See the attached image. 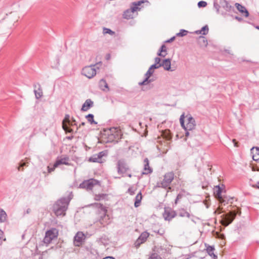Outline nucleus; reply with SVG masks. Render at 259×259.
I'll use <instances>...</instances> for the list:
<instances>
[{
  "mask_svg": "<svg viewBox=\"0 0 259 259\" xmlns=\"http://www.w3.org/2000/svg\"><path fill=\"white\" fill-rule=\"evenodd\" d=\"M238 213H241V211L238 208H236L229 212L222 215V220L221 221L222 225L225 227L228 226L232 223Z\"/></svg>",
  "mask_w": 259,
  "mask_h": 259,
  "instance_id": "nucleus-2",
  "label": "nucleus"
},
{
  "mask_svg": "<svg viewBox=\"0 0 259 259\" xmlns=\"http://www.w3.org/2000/svg\"><path fill=\"white\" fill-rule=\"evenodd\" d=\"M163 53H166V48L165 45H162L159 50Z\"/></svg>",
  "mask_w": 259,
  "mask_h": 259,
  "instance_id": "nucleus-46",
  "label": "nucleus"
},
{
  "mask_svg": "<svg viewBox=\"0 0 259 259\" xmlns=\"http://www.w3.org/2000/svg\"><path fill=\"white\" fill-rule=\"evenodd\" d=\"M201 31L203 35H206L209 31L208 26L207 25L203 26L201 29Z\"/></svg>",
  "mask_w": 259,
  "mask_h": 259,
  "instance_id": "nucleus-38",
  "label": "nucleus"
},
{
  "mask_svg": "<svg viewBox=\"0 0 259 259\" xmlns=\"http://www.w3.org/2000/svg\"><path fill=\"white\" fill-rule=\"evenodd\" d=\"M154 73V70H152L150 67L149 68L148 71L145 74V76H148L150 77Z\"/></svg>",
  "mask_w": 259,
  "mask_h": 259,
  "instance_id": "nucleus-42",
  "label": "nucleus"
},
{
  "mask_svg": "<svg viewBox=\"0 0 259 259\" xmlns=\"http://www.w3.org/2000/svg\"><path fill=\"white\" fill-rule=\"evenodd\" d=\"M100 183L97 180L91 179L89 180L84 181L79 185V188L85 189L88 190H92L93 187Z\"/></svg>",
  "mask_w": 259,
  "mask_h": 259,
  "instance_id": "nucleus-7",
  "label": "nucleus"
},
{
  "mask_svg": "<svg viewBox=\"0 0 259 259\" xmlns=\"http://www.w3.org/2000/svg\"><path fill=\"white\" fill-rule=\"evenodd\" d=\"M166 55H167L166 53H163L159 50L158 51V52L157 53V55L158 56H160V57H164Z\"/></svg>",
  "mask_w": 259,
  "mask_h": 259,
  "instance_id": "nucleus-49",
  "label": "nucleus"
},
{
  "mask_svg": "<svg viewBox=\"0 0 259 259\" xmlns=\"http://www.w3.org/2000/svg\"><path fill=\"white\" fill-rule=\"evenodd\" d=\"M110 58V54H107L106 55V59L107 60H109Z\"/></svg>",
  "mask_w": 259,
  "mask_h": 259,
  "instance_id": "nucleus-64",
  "label": "nucleus"
},
{
  "mask_svg": "<svg viewBox=\"0 0 259 259\" xmlns=\"http://www.w3.org/2000/svg\"><path fill=\"white\" fill-rule=\"evenodd\" d=\"M95 65H91L83 68L81 73L89 78H91L96 74Z\"/></svg>",
  "mask_w": 259,
  "mask_h": 259,
  "instance_id": "nucleus-6",
  "label": "nucleus"
},
{
  "mask_svg": "<svg viewBox=\"0 0 259 259\" xmlns=\"http://www.w3.org/2000/svg\"><path fill=\"white\" fill-rule=\"evenodd\" d=\"M94 116L93 114H89L85 116V118L88 120V122H90L91 124H97V122L94 120Z\"/></svg>",
  "mask_w": 259,
  "mask_h": 259,
  "instance_id": "nucleus-29",
  "label": "nucleus"
},
{
  "mask_svg": "<svg viewBox=\"0 0 259 259\" xmlns=\"http://www.w3.org/2000/svg\"><path fill=\"white\" fill-rule=\"evenodd\" d=\"M149 235V234L147 232H143L135 242L134 244L135 247L138 248L141 244L145 242L146 241Z\"/></svg>",
  "mask_w": 259,
  "mask_h": 259,
  "instance_id": "nucleus-10",
  "label": "nucleus"
},
{
  "mask_svg": "<svg viewBox=\"0 0 259 259\" xmlns=\"http://www.w3.org/2000/svg\"><path fill=\"white\" fill-rule=\"evenodd\" d=\"M161 59L159 57H158L155 58V59H154L155 63L157 64L158 65L161 64Z\"/></svg>",
  "mask_w": 259,
  "mask_h": 259,
  "instance_id": "nucleus-48",
  "label": "nucleus"
},
{
  "mask_svg": "<svg viewBox=\"0 0 259 259\" xmlns=\"http://www.w3.org/2000/svg\"><path fill=\"white\" fill-rule=\"evenodd\" d=\"M251 151L253 160L259 161V147L252 148Z\"/></svg>",
  "mask_w": 259,
  "mask_h": 259,
  "instance_id": "nucleus-24",
  "label": "nucleus"
},
{
  "mask_svg": "<svg viewBox=\"0 0 259 259\" xmlns=\"http://www.w3.org/2000/svg\"><path fill=\"white\" fill-rule=\"evenodd\" d=\"M99 223H100V224L102 225H104L103 221V219L102 217H101V218L99 220Z\"/></svg>",
  "mask_w": 259,
  "mask_h": 259,
  "instance_id": "nucleus-61",
  "label": "nucleus"
},
{
  "mask_svg": "<svg viewBox=\"0 0 259 259\" xmlns=\"http://www.w3.org/2000/svg\"><path fill=\"white\" fill-rule=\"evenodd\" d=\"M157 233L159 234L160 235H162L164 234V231L163 230H159L157 231Z\"/></svg>",
  "mask_w": 259,
  "mask_h": 259,
  "instance_id": "nucleus-58",
  "label": "nucleus"
},
{
  "mask_svg": "<svg viewBox=\"0 0 259 259\" xmlns=\"http://www.w3.org/2000/svg\"><path fill=\"white\" fill-rule=\"evenodd\" d=\"M235 6H236L237 9L241 13L243 14L244 16L245 17H248V16H249V12H248V11L247 10V9H246V8L244 6L241 5V4H240L239 3H236L235 4Z\"/></svg>",
  "mask_w": 259,
  "mask_h": 259,
  "instance_id": "nucleus-20",
  "label": "nucleus"
},
{
  "mask_svg": "<svg viewBox=\"0 0 259 259\" xmlns=\"http://www.w3.org/2000/svg\"><path fill=\"white\" fill-rule=\"evenodd\" d=\"M38 87L37 90H34V92L35 94V98L37 99L40 98L42 96V91L41 89L40 85L39 83L34 84V87L36 89Z\"/></svg>",
  "mask_w": 259,
  "mask_h": 259,
  "instance_id": "nucleus-23",
  "label": "nucleus"
},
{
  "mask_svg": "<svg viewBox=\"0 0 259 259\" xmlns=\"http://www.w3.org/2000/svg\"><path fill=\"white\" fill-rule=\"evenodd\" d=\"M128 192L130 193V194L131 195H134V193H135V192H134V191L133 190V189L132 187H130V188H129L128 189Z\"/></svg>",
  "mask_w": 259,
  "mask_h": 259,
  "instance_id": "nucleus-52",
  "label": "nucleus"
},
{
  "mask_svg": "<svg viewBox=\"0 0 259 259\" xmlns=\"http://www.w3.org/2000/svg\"><path fill=\"white\" fill-rule=\"evenodd\" d=\"M182 197V195L181 194H179L177 196V198L175 200V203L177 204L178 203V201L181 199V198Z\"/></svg>",
  "mask_w": 259,
  "mask_h": 259,
  "instance_id": "nucleus-51",
  "label": "nucleus"
},
{
  "mask_svg": "<svg viewBox=\"0 0 259 259\" xmlns=\"http://www.w3.org/2000/svg\"><path fill=\"white\" fill-rule=\"evenodd\" d=\"M142 199V195L141 192H139V193L135 197V201L134 205L135 207H138L140 206L141 200Z\"/></svg>",
  "mask_w": 259,
  "mask_h": 259,
  "instance_id": "nucleus-27",
  "label": "nucleus"
},
{
  "mask_svg": "<svg viewBox=\"0 0 259 259\" xmlns=\"http://www.w3.org/2000/svg\"><path fill=\"white\" fill-rule=\"evenodd\" d=\"M7 216L6 212L3 209L0 208V223H3L6 221Z\"/></svg>",
  "mask_w": 259,
  "mask_h": 259,
  "instance_id": "nucleus-30",
  "label": "nucleus"
},
{
  "mask_svg": "<svg viewBox=\"0 0 259 259\" xmlns=\"http://www.w3.org/2000/svg\"><path fill=\"white\" fill-rule=\"evenodd\" d=\"M198 43L201 47H206L208 45L207 40L203 36H200L198 37Z\"/></svg>",
  "mask_w": 259,
  "mask_h": 259,
  "instance_id": "nucleus-26",
  "label": "nucleus"
},
{
  "mask_svg": "<svg viewBox=\"0 0 259 259\" xmlns=\"http://www.w3.org/2000/svg\"><path fill=\"white\" fill-rule=\"evenodd\" d=\"M71 122L74 123V125H75L76 126H77V124H76V120L74 119V118H71Z\"/></svg>",
  "mask_w": 259,
  "mask_h": 259,
  "instance_id": "nucleus-60",
  "label": "nucleus"
},
{
  "mask_svg": "<svg viewBox=\"0 0 259 259\" xmlns=\"http://www.w3.org/2000/svg\"><path fill=\"white\" fill-rule=\"evenodd\" d=\"M205 245L206 247V251L208 253V254L210 256L212 257V258L213 259L217 258V257H218L217 255H215L213 252V251L214 250V247L213 246H210L208 245L207 246L206 244H205Z\"/></svg>",
  "mask_w": 259,
  "mask_h": 259,
  "instance_id": "nucleus-25",
  "label": "nucleus"
},
{
  "mask_svg": "<svg viewBox=\"0 0 259 259\" xmlns=\"http://www.w3.org/2000/svg\"><path fill=\"white\" fill-rule=\"evenodd\" d=\"M70 119L69 115L66 114L62 121V128L66 132L70 133H73V130L66 125V123H70Z\"/></svg>",
  "mask_w": 259,
  "mask_h": 259,
  "instance_id": "nucleus-15",
  "label": "nucleus"
},
{
  "mask_svg": "<svg viewBox=\"0 0 259 259\" xmlns=\"http://www.w3.org/2000/svg\"><path fill=\"white\" fill-rule=\"evenodd\" d=\"M3 236V232L1 230H0V245L3 242V240H2Z\"/></svg>",
  "mask_w": 259,
  "mask_h": 259,
  "instance_id": "nucleus-53",
  "label": "nucleus"
},
{
  "mask_svg": "<svg viewBox=\"0 0 259 259\" xmlns=\"http://www.w3.org/2000/svg\"><path fill=\"white\" fill-rule=\"evenodd\" d=\"M72 198L73 194L71 192L67 198H61L55 202L53 206V210L56 215L59 217L64 216L65 215V212L67 210L69 202Z\"/></svg>",
  "mask_w": 259,
  "mask_h": 259,
  "instance_id": "nucleus-1",
  "label": "nucleus"
},
{
  "mask_svg": "<svg viewBox=\"0 0 259 259\" xmlns=\"http://www.w3.org/2000/svg\"><path fill=\"white\" fill-rule=\"evenodd\" d=\"M222 188L219 185H218L215 187L214 193L215 195V197L219 200V201L221 203L225 204L226 200L222 195Z\"/></svg>",
  "mask_w": 259,
  "mask_h": 259,
  "instance_id": "nucleus-13",
  "label": "nucleus"
},
{
  "mask_svg": "<svg viewBox=\"0 0 259 259\" xmlns=\"http://www.w3.org/2000/svg\"><path fill=\"white\" fill-rule=\"evenodd\" d=\"M163 250L166 251V249L161 246H155L154 248V251L156 252L152 253L151 256L149 257V259H162L161 257L159 255H158V253L160 254V252Z\"/></svg>",
  "mask_w": 259,
  "mask_h": 259,
  "instance_id": "nucleus-12",
  "label": "nucleus"
},
{
  "mask_svg": "<svg viewBox=\"0 0 259 259\" xmlns=\"http://www.w3.org/2000/svg\"><path fill=\"white\" fill-rule=\"evenodd\" d=\"M99 87L100 89L103 91H105L104 88L107 89L108 90H109L108 84L104 79L100 80L99 82Z\"/></svg>",
  "mask_w": 259,
  "mask_h": 259,
  "instance_id": "nucleus-28",
  "label": "nucleus"
},
{
  "mask_svg": "<svg viewBox=\"0 0 259 259\" xmlns=\"http://www.w3.org/2000/svg\"><path fill=\"white\" fill-rule=\"evenodd\" d=\"M128 168L123 160H119L117 162V171L118 174H122L125 173Z\"/></svg>",
  "mask_w": 259,
  "mask_h": 259,
  "instance_id": "nucleus-14",
  "label": "nucleus"
},
{
  "mask_svg": "<svg viewBox=\"0 0 259 259\" xmlns=\"http://www.w3.org/2000/svg\"><path fill=\"white\" fill-rule=\"evenodd\" d=\"M161 67H163L164 69L166 71H174L175 69L171 68V59L167 58L164 59L161 63Z\"/></svg>",
  "mask_w": 259,
  "mask_h": 259,
  "instance_id": "nucleus-16",
  "label": "nucleus"
},
{
  "mask_svg": "<svg viewBox=\"0 0 259 259\" xmlns=\"http://www.w3.org/2000/svg\"><path fill=\"white\" fill-rule=\"evenodd\" d=\"M107 152L106 151H101L99 153H98L97 155V157H99V158L100 159V160H101V158L105 156H106L107 155Z\"/></svg>",
  "mask_w": 259,
  "mask_h": 259,
  "instance_id": "nucleus-40",
  "label": "nucleus"
},
{
  "mask_svg": "<svg viewBox=\"0 0 259 259\" xmlns=\"http://www.w3.org/2000/svg\"><path fill=\"white\" fill-rule=\"evenodd\" d=\"M89 161L92 162H99L101 163V161L99 157H97V154H94L91 157H90Z\"/></svg>",
  "mask_w": 259,
  "mask_h": 259,
  "instance_id": "nucleus-33",
  "label": "nucleus"
},
{
  "mask_svg": "<svg viewBox=\"0 0 259 259\" xmlns=\"http://www.w3.org/2000/svg\"><path fill=\"white\" fill-rule=\"evenodd\" d=\"M145 2H148L147 1L145 0H141L137 2H135L132 3V6H131V11L134 13L137 10H139L141 9L140 6L142 4H144Z\"/></svg>",
  "mask_w": 259,
  "mask_h": 259,
  "instance_id": "nucleus-17",
  "label": "nucleus"
},
{
  "mask_svg": "<svg viewBox=\"0 0 259 259\" xmlns=\"http://www.w3.org/2000/svg\"><path fill=\"white\" fill-rule=\"evenodd\" d=\"M179 215L181 217H187V218L190 217V213L187 212L185 209L183 208L180 210Z\"/></svg>",
  "mask_w": 259,
  "mask_h": 259,
  "instance_id": "nucleus-31",
  "label": "nucleus"
},
{
  "mask_svg": "<svg viewBox=\"0 0 259 259\" xmlns=\"http://www.w3.org/2000/svg\"><path fill=\"white\" fill-rule=\"evenodd\" d=\"M144 171L142 172L143 175H148L152 172V168L149 166V161L147 158H145L144 160Z\"/></svg>",
  "mask_w": 259,
  "mask_h": 259,
  "instance_id": "nucleus-19",
  "label": "nucleus"
},
{
  "mask_svg": "<svg viewBox=\"0 0 259 259\" xmlns=\"http://www.w3.org/2000/svg\"><path fill=\"white\" fill-rule=\"evenodd\" d=\"M107 195L105 194H99L95 195L94 199L97 201H100L105 199Z\"/></svg>",
  "mask_w": 259,
  "mask_h": 259,
  "instance_id": "nucleus-32",
  "label": "nucleus"
},
{
  "mask_svg": "<svg viewBox=\"0 0 259 259\" xmlns=\"http://www.w3.org/2000/svg\"><path fill=\"white\" fill-rule=\"evenodd\" d=\"M58 235V231L56 229H52L47 231L44 238V242L50 243L52 240L56 238Z\"/></svg>",
  "mask_w": 259,
  "mask_h": 259,
  "instance_id": "nucleus-8",
  "label": "nucleus"
},
{
  "mask_svg": "<svg viewBox=\"0 0 259 259\" xmlns=\"http://www.w3.org/2000/svg\"><path fill=\"white\" fill-rule=\"evenodd\" d=\"M103 33L104 34H109L112 35L115 34V32H114L113 31H112V30H111L109 28H107L105 27L103 29Z\"/></svg>",
  "mask_w": 259,
  "mask_h": 259,
  "instance_id": "nucleus-39",
  "label": "nucleus"
},
{
  "mask_svg": "<svg viewBox=\"0 0 259 259\" xmlns=\"http://www.w3.org/2000/svg\"><path fill=\"white\" fill-rule=\"evenodd\" d=\"M206 5H207V3L206 2L203 1H199L197 4V6L199 8H204V7H206Z\"/></svg>",
  "mask_w": 259,
  "mask_h": 259,
  "instance_id": "nucleus-41",
  "label": "nucleus"
},
{
  "mask_svg": "<svg viewBox=\"0 0 259 259\" xmlns=\"http://www.w3.org/2000/svg\"><path fill=\"white\" fill-rule=\"evenodd\" d=\"M233 142L235 147H237L239 146L238 143L235 139L233 140Z\"/></svg>",
  "mask_w": 259,
  "mask_h": 259,
  "instance_id": "nucleus-55",
  "label": "nucleus"
},
{
  "mask_svg": "<svg viewBox=\"0 0 259 259\" xmlns=\"http://www.w3.org/2000/svg\"><path fill=\"white\" fill-rule=\"evenodd\" d=\"M94 105L93 101L90 99H88L85 100L84 103L82 105V107L81 110L82 111H87L91 107H92Z\"/></svg>",
  "mask_w": 259,
  "mask_h": 259,
  "instance_id": "nucleus-18",
  "label": "nucleus"
},
{
  "mask_svg": "<svg viewBox=\"0 0 259 259\" xmlns=\"http://www.w3.org/2000/svg\"><path fill=\"white\" fill-rule=\"evenodd\" d=\"M27 161H26L25 160H21L19 163V166L18 167V170H23V168L21 169V168L25 166H27Z\"/></svg>",
  "mask_w": 259,
  "mask_h": 259,
  "instance_id": "nucleus-37",
  "label": "nucleus"
},
{
  "mask_svg": "<svg viewBox=\"0 0 259 259\" xmlns=\"http://www.w3.org/2000/svg\"><path fill=\"white\" fill-rule=\"evenodd\" d=\"M103 259H114V258L111 256H107V257L103 258Z\"/></svg>",
  "mask_w": 259,
  "mask_h": 259,
  "instance_id": "nucleus-63",
  "label": "nucleus"
},
{
  "mask_svg": "<svg viewBox=\"0 0 259 259\" xmlns=\"http://www.w3.org/2000/svg\"><path fill=\"white\" fill-rule=\"evenodd\" d=\"M66 125H67L68 127H70V126H74V123H73L70 120V123H66Z\"/></svg>",
  "mask_w": 259,
  "mask_h": 259,
  "instance_id": "nucleus-57",
  "label": "nucleus"
},
{
  "mask_svg": "<svg viewBox=\"0 0 259 259\" xmlns=\"http://www.w3.org/2000/svg\"><path fill=\"white\" fill-rule=\"evenodd\" d=\"M131 13H133L131 11V9L126 10L123 13L124 18L127 19L132 18V15L131 14Z\"/></svg>",
  "mask_w": 259,
  "mask_h": 259,
  "instance_id": "nucleus-35",
  "label": "nucleus"
},
{
  "mask_svg": "<svg viewBox=\"0 0 259 259\" xmlns=\"http://www.w3.org/2000/svg\"><path fill=\"white\" fill-rule=\"evenodd\" d=\"M177 215L176 212L170 208H165L164 212L163 213V218L165 220L170 221Z\"/></svg>",
  "mask_w": 259,
  "mask_h": 259,
  "instance_id": "nucleus-9",
  "label": "nucleus"
},
{
  "mask_svg": "<svg viewBox=\"0 0 259 259\" xmlns=\"http://www.w3.org/2000/svg\"><path fill=\"white\" fill-rule=\"evenodd\" d=\"M185 117V113H183L180 118V122L182 127L184 129V130L192 131L194 130L196 126V123L194 118L190 114L187 115L186 116L187 118V123L185 124L184 121Z\"/></svg>",
  "mask_w": 259,
  "mask_h": 259,
  "instance_id": "nucleus-3",
  "label": "nucleus"
},
{
  "mask_svg": "<svg viewBox=\"0 0 259 259\" xmlns=\"http://www.w3.org/2000/svg\"><path fill=\"white\" fill-rule=\"evenodd\" d=\"M176 38V36H174L172 37H171L170 38L166 40L165 42L166 43H170V42H172Z\"/></svg>",
  "mask_w": 259,
  "mask_h": 259,
  "instance_id": "nucleus-50",
  "label": "nucleus"
},
{
  "mask_svg": "<svg viewBox=\"0 0 259 259\" xmlns=\"http://www.w3.org/2000/svg\"><path fill=\"white\" fill-rule=\"evenodd\" d=\"M188 33V31L187 30L182 29L180 30L179 32H178L176 34V36H179V37H183V36L186 35Z\"/></svg>",
  "mask_w": 259,
  "mask_h": 259,
  "instance_id": "nucleus-36",
  "label": "nucleus"
},
{
  "mask_svg": "<svg viewBox=\"0 0 259 259\" xmlns=\"http://www.w3.org/2000/svg\"><path fill=\"white\" fill-rule=\"evenodd\" d=\"M56 167H55V163L53 164L52 167H50V166H48V171L49 173H50L54 170Z\"/></svg>",
  "mask_w": 259,
  "mask_h": 259,
  "instance_id": "nucleus-47",
  "label": "nucleus"
},
{
  "mask_svg": "<svg viewBox=\"0 0 259 259\" xmlns=\"http://www.w3.org/2000/svg\"><path fill=\"white\" fill-rule=\"evenodd\" d=\"M69 160V158L68 157H65L64 158H61L60 159H58L56 160L55 162V167H58L60 164H65L66 165H70V164L68 163V161Z\"/></svg>",
  "mask_w": 259,
  "mask_h": 259,
  "instance_id": "nucleus-21",
  "label": "nucleus"
},
{
  "mask_svg": "<svg viewBox=\"0 0 259 259\" xmlns=\"http://www.w3.org/2000/svg\"><path fill=\"white\" fill-rule=\"evenodd\" d=\"M174 179V174L173 172H167L164 175L163 180L161 182L157 183L156 187L165 189L168 187L169 189H170L169 185Z\"/></svg>",
  "mask_w": 259,
  "mask_h": 259,
  "instance_id": "nucleus-5",
  "label": "nucleus"
},
{
  "mask_svg": "<svg viewBox=\"0 0 259 259\" xmlns=\"http://www.w3.org/2000/svg\"><path fill=\"white\" fill-rule=\"evenodd\" d=\"M145 78L143 81H142L141 82H139L138 83V84L139 85H140V86L145 85H147L150 83V77H148V76H145Z\"/></svg>",
  "mask_w": 259,
  "mask_h": 259,
  "instance_id": "nucleus-34",
  "label": "nucleus"
},
{
  "mask_svg": "<svg viewBox=\"0 0 259 259\" xmlns=\"http://www.w3.org/2000/svg\"><path fill=\"white\" fill-rule=\"evenodd\" d=\"M160 67H161V65L159 64V65H158L157 64H153V65H152L150 68L152 70H154V69H158Z\"/></svg>",
  "mask_w": 259,
  "mask_h": 259,
  "instance_id": "nucleus-45",
  "label": "nucleus"
},
{
  "mask_svg": "<svg viewBox=\"0 0 259 259\" xmlns=\"http://www.w3.org/2000/svg\"><path fill=\"white\" fill-rule=\"evenodd\" d=\"M106 132L108 135L107 143L113 142L117 143L118 140L120 139V131L117 127H111Z\"/></svg>",
  "mask_w": 259,
  "mask_h": 259,
  "instance_id": "nucleus-4",
  "label": "nucleus"
},
{
  "mask_svg": "<svg viewBox=\"0 0 259 259\" xmlns=\"http://www.w3.org/2000/svg\"><path fill=\"white\" fill-rule=\"evenodd\" d=\"M185 136L187 137H192L194 135L193 130H185Z\"/></svg>",
  "mask_w": 259,
  "mask_h": 259,
  "instance_id": "nucleus-44",
  "label": "nucleus"
},
{
  "mask_svg": "<svg viewBox=\"0 0 259 259\" xmlns=\"http://www.w3.org/2000/svg\"><path fill=\"white\" fill-rule=\"evenodd\" d=\"M215 212H218V214H221L222 212H223V211L222 210V209L221 208H218Z\"/></svg>",
  "mask_w": 259,
  "mask_h": 259,
  "instance_id": "nucleus-56",
  "label": "nucleus"
},
{
  "mask_svg": "<svg viewBox=\"0 0 259 259\" xmlns=\"http://www.w3.org/2000/svg\"><path fill=\"white\" fill-rule=\"evenodd\" d=\"M235 19L237 20L239 22H241L243 20V19L241 17H240L238 16H235Z\"/></svg>",
  "mask_w": 259,
  "mask_h": 259,
  "instance_id": "nucleus-59",
  "label": "nucleus"
},
{
  "mask_svg": "<svg viewBox=\"0 0 259 259\" xmlns=\"http://www.w3.org/2000/svg\"><path fill=\"white\" fill-rule=\"evenodd\" d=\"M220 3L226 11L230 12L234 10V7L230 5L226 0H220Z\"/></svg>",
  "mask_w": 259,
  "mask_h": 259,
  "instance_id": "nucleus-22",
  "label": "nucleus"
},
{
  "mask_svg": "<svg viewBox=\"0 0 259 259\" xmlns=\"http://www.w3.org/2000/svg\"><path fill=\"white\" fill-rule=\"evenodd\" d=\"M213 7L216 9L217 12L219 13V9L220 8V5L218 4L217 0H214L213 1Z\"/></svg>",
  "mask_w": 259,
  "mask_h": 259,
  "instance_id": "nucleus-43",
  "label": "nucleus"
},
{
  "mask_svg": "<svg viewBox=\"0 0 259 259\" xmlns=\"http://www.w3.org/2000/svg\"><path fill=\"white\" fill-rule=\"evenodd\" d=\"M84 239V234L82 232H78L74 237V243L76 246H79Z\"/></svg>",
  "mask_w": 259,
  "mask_h": 259,
  "instance_id": "nucleus-11",
  "label": "nucleus"
},
{
  "mask_svg": "<svg viewBox=\"0 0 259 259\" xmlns=\"http://www.w3.org/2000/svg\"><path fill=\"white\" fill-rule=\"evenodd\" d=\"M252 187L255 188L259 189V181L255 184L252 185Z\"/></svg>",
  "mask_w": 259,
  "mask_h": 259,
  "instance_id": "nucleus-54",
  "label": "nucleus"
},
{
  "mask_svg": "<svg viewBox=\"0 0 259 259\" xmlns=\"http://www.w3.org/2000/svg\"><path fill=\"white\" fill-rule=\"evenodd\" d=\"M195 33L196 34H202L201 31V29L200 30H196L195 31Z\"/></svg>",
  "mask_w": 259,
  "mask_h": 259,
  "instance_id": "nucleus-62",
  "label": "nucleus"
}]
</instances>
